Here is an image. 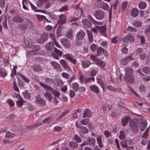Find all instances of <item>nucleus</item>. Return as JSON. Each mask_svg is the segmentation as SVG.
I'll return each instance as SVG.
<instances>
[{"mask_svg":"<svg viewBox=\"0 0 150 150\" xmlns=\"http://www.w3.org/2000/svg\"><path fill=\"white\" fill-rule=\"evenodd\" d=\"M64 58H66L74 65H76L77 60L74 58L73 55L70 53H67L63 55Z\"/></svg>","mask_w":150,"mask_h":150,"instance_id":"39448f33","label":"nucleus"},{"mask_svg":"<svg viewBox=\"0 0 150 150\" xmlns=\"http://www.w3.org/2000/svg\"><path fill=\"white\" fill-rule=\"evenodd\" d=\"M62 76L66 79H69V74L68 73L66 72H63L62 73Z\"/></svg>","mask_w":150,"mask_h":150,"instance_id":"338daca9","label":"nucleus"},{"mask_svg":"<svg viewBox=\"0 0 150 150\" xmlns=\"http://www.w3.org/2000/svg\"><path fill=\"white\" fill-rule=\"evenodd\" d=\"M96 18L99 20L102 19L103 18V11L98 10L94 14Z\"/></svg>","mask_w":150,"mask_h":150,"instance_id":"dca6fc26","label":"nucleus"},{"mask_svg":"<svg viewBox=\"0 0 150 150\" xmlns=\"http://www.w3.org/2000/svg\"><path fill=\"white\" fill-rule=\"evenodd\" d=\"M81 65L84 68H87L91 64L90 61L88 60L81 61Z\"/></svg>","mask_w":150,"mask_h":150,"instance_id":"cd10ccee","label":"nucleus"},{"mask_svg":"<svg viewBox=\"0 0 150 150\" xmlns=\"http://www.w3.org/2000/svg\"><path fill=\"white\" fill-rule=\"evenodd\" d=\"M44 96L46 100L50 102L52 100V95L47 92H45Z\"/></svg>","mask_w":150,"mask_h":150,"instance_id":"7c9ffc66","label":"nucleus"},{"mask_svg":"<svg viewBox=\"0 0 150 150\" xmlns=\"http://www.w3.org/2000/svg\"><path fill=\"white\" fill-rule=\"evenodd\" d=\"M142 71L145 74L148 73L150 72V68L148 67L145 66L143 67Z\"/></svg>","mask_w":150,"mask_h":150,"instance_id":"ea45409f","label":"nucleus"},{"mask_svg":"<svg viewBox=\"0 0 150 150\" xmlns=\"http://www.w3.org/2000/svg\"><path fill=\"white\" fill-rule=\"evenodd\" d=\"M82 22L84 28H90L92 27V24L89 20L84 19L83 20Z\"/></svg>","mask_w":150,"mask_h":150,"instance_id":"a211bd4d","label":"nucleus"},{"mask_svg":"<svg viewBox=\"0 0 150 150\" xmlns=\"http://www.w3.org/2000/svg\"><path fill=\"white\" fill-rule=\"evenodd\" d=\"M97 45L94 43L91 44V45L90 49L93 52H95L97 49Z\"/></svg>","mask_w":150,"mask_h":150,"instance_id":"8fccbe9b","label":"nucleus"},{"mask_svg":"<svg viewBox=\"0 0 150 150\" xmlns=\"http://www.w3.org/2000/svg\"><path fill=\"white\" fill-rule=\"evenodd\" d=\"M62 44L66 48H69L71 45L69 41L66 38H62L61 40Z\"/></svg>","mask_w":150,"mask_h":150,"instance_id":"2eb2a0df","label":"nucleus"},{"mask_svg":"<svg viewBox=\"0 0 150 150\" xmlns=\"http://www.w3.org/2000/svg\"><path fill=\"white\" fill-rule=\"evenodd\" d=\"M135 54L137 56H139L141 60L143 61H144L147 57V54L141 47H139L137 48L136 50Z\"/></svg>","mask_w":150,"mask_h":150,"instance_id":"7ed1b4c3","label":"nucleus"},{"mask_svg":"<svg viewBox=\"0 0 150 150\" xmlns=\"http://www.w3.org/2000/svg\"><path fill=\"white\" fill-rule=\"evenodd\" d=\"M39 84L42 87L45 89L47 91H51L52 94L56 97L59 98L60 94L58 91L55 90L53 88L50 87L48 85L45 84L41 82H40Z\"/></svg>","mask_w":150,"mask_h":150,"instance_id":"f257e3e1","label":"nucleus"},{"mask_svg":"<svg viewBox=\"0 0 150 150\" xmlns=\"http://www.w3.org/2000/svg\"><path fill=\"white\" fill-rule=\"evenodd\" d=\"M120 143L122 146L125 148H129L132 149H134V146H131L133 143L132 142V140L129 138H127L125 140H122Z\"/></svg>","mask_w":150,"mask_h":150,"instance_id":"f03ea898","label":"nucleus"},{"mask_svg":"<svg viewBox=\"0 0 150 150\" xmlns=\"http://www.w3.org/2000/svg\"><path fill=\"white\" fill-rule=\"evenodd\" d=\"M69 112L67 111L63 112L62 114H60V115L58 117L56 118L57 120H59V119H61L64 115H66Z\"/></svg>","mask_w":150,"mask_h":150,"instance_id":"3c124183","label":"nucleus"},{"mask_svg":"<svg viewBox=\"0 0 150 150\" xmlns=\"http://www.w3.org/2000/svg\"><path fill=\"white\" fill-rule=\"evenodd\" d=\"M97 28L96 27L92 28L91 29V31L88 30H86L88 39L90 42L92 43L93 41V34L91 31H92L94 33H96L97 32Z\"/></svg>","mask_w":150,"mask_h":150,"instance_id":"20e7f679","label":"nucleus"},{"mask_svg":"<svg viewBox=\"0 0 150 150\" xmlns=\"http://www.w3.org/2000/svg\"><path fill=\"white\" fill-rule=\"evenodd\" d=\"M119 137L121 139H122L125 138V136L124 132L122 131H120Z\"/></svg>","mask_w":150,"mask_h":150,"instance_id":"69168bd1","label":"nucleus"},{"mask_svg":"<svg viewBox=\"0 0 150 150\" xmlns=\"http://www.w3.org/2000/svg\"><path fill=\"white\" fill-rule=\"evenodd\" d=\"M127 30L129 31L132 32H135L137 31V30L135 28L130 26L127 28Z\"/></svg>","mask_w":150,"mask_h":150,"instance_id":"680f3d73","label":"nucleus"},{"mask_svg":"<svg viewBox=\"0 0 150 150\" xmlns=\"http://www.w3.org/2000/svg\"><path fill=\"white\" fill-rule=\"evenodd\" d=\"M89 120L88 118H85L82 120L81 121V123L83 125H86L88 122Z\"/></svg>","mask_w":150,"mask_h":150,"instance_id":"4d7b16f0","label":"nucleus"},{"mask_svg":"<svg viewBox=\"0 0 150 150\" xmlns=\"http://www.w3.org/2000/svg\"><path fill=\"white\" fill-rule=\"evenodd\" d=\"M66 37L69 39H71L73 35L72 33V31L71 29H69L65 35Z\"/></svg>","mask_w":150,"mask_h":150,"instance_id":"72a5a7b5","label":"nucleus"},{"mask_svg":"<svg viewBox=\"0 0 150 150\" xmlns=\"http://www.w3.org/2000/svg\"><path fill=\"white\" fill-rule=\"evenodd\" d=\"M147 125V122L146 120H144L141 122L140 125V130L143 131L146 128Z\"/></svg>","mask_w":150,"mask_h":150,"instance_id":"bb28decb","label":"nucleus"},{"mask_svg":"<svg viewBox=\"0 0 150 150\" xmlns=\"http://www.w3.org/2000/svg\"><path fill=\"white\" fill-rule=\"evenodd\" d=\"M48 37L47 33H44L41 35L40 37L37 39V42L39 43H43L47 40Z\"/></svg>","mask_w":150,"mask_h":150,"instance_id":"6e6552de","label":"nucleus"},{"mask_svg":"<svg viewBox=\"0 0 150 150\" xmlns=\"http://www.w3.org/2000/svg\"><path fill=\"white\" fill-rule=\"evenodd\" d=\"M34 25V24L30 21L27 19L25 21V24L24 26V28H31Z\"/></svg>","mask_w":150,"mask_h":150,"instance_id":"6ab92c4d","label":"nucleus"},{"mask_svg":"<svg viewBox=\"0 0 150 150\" xmlns=\"http://www.w3.org/2000/svg\"><path fill=\"white\" fill-rule=\"evenodd\" d=\"M73 139L75 140L76 142L80 143L81 142V140L80 137L78 136L76 134H75L73 137Z\"/></svg>","mask_w":150,"mask_h":150,"instance_id":"79ce46f5","label":"nucleus"},{"mask_svg":"<svg viewBox=\"0 0 150 150\" xmlns=\"http://www.w3.org/2000/svg\"><path fill=\"white\" fill-rule=\"evenodd\" d=\"M68 6L67 5H65L59 9V11L60 12H65L67 11L68 10Z\"/></svg>","mask_w":150,"mask_h":150,"instance_id":"f704fd0d","label":"nucleus"},{"mask_svg":"<svg viewBox=\"0 0 150 150\" xmlns=\"http://www.w3.org/2000/svg\"><path fill=\"white\" fill-rule=\"evenodd\" d=\"M124 79L125 82L130 83H132L134 81V79L132 75H125Z\"/></svg>","mask_w":150,"mask_h":150,"instance_id":"f8f14e48","label":"nucleus"},{"mask_svg":"<svg viewBox=\"0 0 150 150\" xmlns=\"http://www.w3.org/2000/svg\"><path fill=\"white\" fill-rule=\"evenodd\" d=\"M79 4H77L75 7L74 8L76 9H78L79 11V13H80V14L81 15L82 14L83 11L82 9V8H79Z\"/></svg>","mask_w":150,"mask_h":150,"instance_id":"052dcab7","label":"nucleus"},{"mask_svg":"<svg viewBox=\"0 0 150 150\" xmlns=\"http://www.w3.org/2000/svg\"><path fill=\"white\" fill-rule=\"evenodd\" d=\"M32 68L33 70L35 71L38 72L42 70V68L39 65L34 64Z\"/></svg>","mask_w":150,"mask_h":150,"instance_id":"a878e982","label":"nucleus"},{"mask_svg":"<svg viewBox=\"0 0 150 150\" xmlns=\"http://www.w3.org/2000/svg\"><path fill=\"white\" fill-rule=\"evenodd\" d=\"M67 16L63 14L58 16V21L60 24H64L66 21Z\"/></svg>","mask_w":150,"mask_h":150,"instance_id":"4468645a","label":"nucleus"},{"mask_svg":"<svg viewBox=\"0 0 150 150\" xmlns=\"http://www.w3.org/2000/svg\"><path fill=\"white\" fill-rule=\"evenodd\" d=\"M40 49V46L38 45H36L34 46L32 50H30V52H35L38 51Z\"/></svg>","mask_w":150,"mask_h":150,"instance_id":"a18cd8bd","label":"nucleus"},{"mask_svg":"<svg viewBox=\"0 0 150 150\" xmlns=\"http://www.w3.org/2000/svg\"><path fill=\"white\" fill-rule=\"evenodd\" d=\"M88 18L95 25H100L103 24L102 22H98L95 20L90 16H88Z\"/></svg>","mask_w":150,"mask_h":150,"instance_id":"c85d7f7f","label":"nucleus"},{"mask_svg":"<svg viewBox=\"0 0 150 150\" xmlns=\"http://www.w3.org/2000/svg\"><path fill=\"white\" fill-rule=\"evenodd\" d=\"M97 140L99 146L100 147H102L103 146V144L101 143V137L100 136L98 137L97 138Z\"/></svg>","mask_w":150,"mask_h":150,"instance_id":"13d9d810","label":"nucleus"},{"mask_svg":"<svg viewBox=\"0 0 150 150\" xmlns=\"http://www.w3.org/2000/svg\"><path fill=\"white\" fill-rule=\"evenodd\" d=\"M84 79L83 75L82 74H80L79 76V79L80 81V82L81 83H83L84 82Z\"/></svg>","mask_w":150,"mask_h":150,"instance_id":"bf43d9fd","label":"nucleus"},{"mask_svg":"<svg viewBox=\"0 0 150 150\" xmlns=\"http://www.w3.org/2000/svg\"><path fill=\"white\" fill-rule=\"evenodd\" d=\"M131 130L133 133H137L139 131V126L138 124L135 122H131L129 124Z\"/></svg>","mask_w":150,"mask_h":150,"instance_id":"423d86ee","label":"nucleus"},{"mask_svg":"<svg viewBox=\"0 0 150 150\" xmlns=\"http://www.w3.org/2000/svg\"><path fill=\"white\" fill-rule=\"evenodd\" d=\"M18 74L19 75V76L26 82L27 83H29V82L30 81L29 79L28 78L26 77L22 74Z\"/></svg>","mask_w":150,"mask_h":150,"instance_id":"4c0bfd02","label":"nucleus"},{"mask_svg":"<svg viewBox=\"0 0 150 150\" xmlns=\"http://www.w3.org/2000/svg\"><path fill=\"white\" fill-rule=\"evenodd\" d=\"M92 115V112L90 110L86 109V111H84V113L83 114V117H91Z\"/></svg>","mask_w":150,"mask_h":150,"instance_id":"393cba45","label":"nucleus"},{"mask_svg":"<svg viewBox=\"0 0 150 150\" xmlns=\"http://www.w3.org/2000/svg\"><path fill=\"white\" fill-rule=\"evenodd\" d=\"M94 81L95 79L93 77L91 78L86 77L84 79V82L85 84L91 83L92 81Z\"/></svg>","mask_w":150,"mask_h":150,"instance_id":"2f4dec72","label":"nucleus"},{"mask_svg":"<svg viewBox=\"0 0 150 150\" xmlns=\"http://www.w3.org/2000/svg\"><path fill=\"white\" fill-rule=\"evenodd\" d=\"M54 52L57 54L58 56H61L62 54V52L55 47L54 48Z\"/></svg>","mask_w":150,"mask_h":150,"instance_id":"864d4df0","label":"nucleus"},{"mask_svg":"<svg viewBox=\"0 0 150 150\" xmlns=\"http://www.w3.org/2000/svg\"><path fill=\"white\" fill-rule=\"evenodd\" d=\"M15 136V134L13 133H10L9 131H7L6 133L5 137L6 138H12Z\"/></svg>","mask_w":150,"mask_h":150,"instance_id":"e433bc0d","label":"nucleus"},{"mask_svg":"<svg viewBox=\"0 0 150 150\" xmlns=\"http://www.w3.org/2000/svg\"><path fill=\"white\" fill-rule=\"evenodd\" d=\"M89 88L90 91L92 92H94L97 93L99 92L98 87L95 85H91L90 86Z\"/></svg>","mask_w":150,"mask_h":150,"instance_id":"4be33fe9","label":"nucleus"},{"mask_svg":"<svg viewBox=\"0 0 150 150\" xmlns=\"http://www.w3.org/2000/svg\"><path fill=\"white\" fill-rule=\"evenodd\" d=\"M125 75H132L134 71L131 67H126L124 69Z\"/></svg>","mask_w":150,"mask_h":150,"instance_id":"f3484780","label":"nucleus"},{"mask_svg":"<svg viewBox=\"0 0 150 150\" xmlns=\"http://www.w3.org/2000/svg\"><path fill=\"white\" fill-rule=\"evenodd\" d=\"M120 63L122 64L125 66L127 65L128 63L127 62L126 60V59L125 58H123L121 60Z\"/></svg>","mask_w":150,"mask_h":150,"instance_id":"774afa93","label":"nucleus"},{"mask_svg":"<svg viewBox=\"0 0 150 150\" xmlns=\"http://www.w3.org/2000/svg\"><path fill=\"white\" fill-rule=\"evenodd\" d=\"M22 94L24 97L26 98L29 99L30 98L31 95L30 93L26 91H24L22 93Z\"/></svg>","mask_w":150,"mask_h":150,"instance_id":"58836bf2","label":"nucleus"},{"mask_svg":"<svg viewBox=\"0 0 150 150\" xmlns=\"http://www.w3.org/2000/svg\"><path fill=\"white\" fill-rule=\"evenodd\" d=\"M103 51V49L101 47H98L97 49V53L96 54L97 56H98L100 54L102 53Z\"/></svg>","mask_w":150,"mask_h":150,"instance_id":"09e8293b","label":"nucleus"},{"mask_svg":"<svg viewBox=\"0 0 150 150\" xmlns=\"http://www.w3.org/2000/svg\"><path fill=\"white\" fill-rule=\"evenodd\" d=\"M146 89V87L143 85H141L139 87V90L140 92H144Z\"/></svg>","mask_w":150,"mask_h":150,"instance_id":"e2e57ef3","label":"nucleus"},{"mask_svg":"<svg viewBox=\"0 0 150 150\" xmlns=\"http://www.w3.org/2000/svg\"><path fill=\"white\" fill-rule=\"evenodd\" d=\"M69 147L72 148H76L78 147V144L75 142L71 141L69 142Z\"/></svg>","mask_w":150,"mask_h":150,"instance_id":"473e14b6","label":"nucleus"},{"mask_svg":"<svg viewBox=\"0 0 150 150\" xmlns=\"http://www.w3.org/2000/svg\"><path fill=\"white\" fill-rule=\"evenodd\" d=\"M138 6L140 9H145L146 7V3L144 1L140 2Z\"/></svg>","mask_w":150,"mask_h":150,"instance_id":"c9c22d12","label":"nucleus"},{"mask_svg":"<svg viewBox=\"0 0 150 150\" xmlns=\"http://www.w3.org/2000/svg\"><path fill=\"white\" fill-rule=\"evenodd\" d=\"M79 132L80 136L84 138L85 137L84 134L87 133L88 132V130L87 128L81 125V126H79Z\"/></svg>","mask_w":150,"mask_h":150,"instance_id":"1a4fd4ad","label":"nucleus"},{"mask_svg":"<svg viewBox=\"0 0 150 150\" xmlns=\"http://www.w3.org/2000/svg\"><path fill=\"white\" fill-rule=\"evenodd\" d=\"M96 142L95 139L92 138L88 139L86 142V144H88L91 146H94Z\"/></svg>","mask_w":150,"mask_h":150,"instance_id":"5701e85b","label":"nucleus"},{"mask_svg":"<svg viewBox=\"0 0 150 150\" xmlns=\"http://www.w3.org/2000/svg\"><path fill=\"white\" fill-rule=\"evenodd\" d=\"M134 38L131 34H129L122 38L121 40L123 42L127 43L128 42H133Z\"/></svg>","mask_w":150,"mask_h":150,"instance_id":"0eeeda50","label":"nucleus"},{"mask_svg":"<svg viewBox=\"0 0 150 150\" xmlns=\"http://www.w3.org/2000/svg\"><path fill=\"white\" fill-rule=\"evenodd\" d=\"M105 50L104 49V55L105 56L106 58L107 59L109 55L108 51L109 50V48H105Z\"/></svg>","mask_w":150,"mask_h":150,"instance_id":"5fc2aeb1","label":"nucleus"},{"mask_svg":"<svg viewBox=\"0 0 150 150\" xmlns=\"http://www.w3.org/2000/svg\"><path fill=\"white\" fill-rule=\"evenodd\" d=\"M13 22L15 23H20L23 21V19L18 16H16L12 19Z\"/></svg>","mask_w":150,"mask_h":150,"instance_id":"aec40b11","label":"nucleus"},{"mask_svg":"<svg viewBox=\"0 0 150 150\" xmlns=\"http://www.w3.org/2000/svg\"><path fill=\"white\" fill-rule=\"evenodd\" d=\"M130 118L129 117H126L122 120L121 122L123 126H125L127 124L128 121L129 120Z\"/></svg>","mask_w":150,"mask_h":150,"instance_id":"c756f323","label":"nucleus"},{"mask_svg":"<svg viewBox=\"0 0 150 150\" xmlns=\"http://www.w3.org/2000/svg\"><path fill=\"white\" fill-rule=\"evenodd\" d=\"M106 88L113 91H115L116 90V89L113 87H112V86H106V87H104V91H105V89Z\"/></svg>","mask_w":150,"mask_h":150,"instance_id":"6e6d98bb","label":"nucleus"},{"mask_svg":"<svg viewBox=\"0 0 150 150\" xmlns=\"http://www.w3.org/2000/svg\"><path fill=\"white\" fill-rule=\"evenodd\" d=\"M85 36V33L83 30H80L76 35V39L79 40H83Z\"/></svg>","mask_w":150,"mask_h":150,"instance_id":"ddd939ff","label":"nucleus"},{"mask_svg":"<svg viewBox=\"0 0 150 150\" xmlns=\"http://www.w3.org/2000/svg\"><path fill=\"white\" fill-rule=\"evenodd\" d=\"M138 11L136 8H133L131 10V15L133 17H136L138 16Z\"/></svg>","mask_w":150,"mask_h":150,"instance_id":"b1692460","label":"nucleus"},{"mask_svg":"<svg viewBox=\"0 0 150 150\" xmlns=\"http://www.w3.org/2000/svg\"><path fill=\"white\" fill-rule=\"evenodd\" d=\"M7 18L6 17H5V19L4 21L3 22V28L6 29H8V27L7 24Z\"/></svg>","mask_w":150,"mask_h":150,"instance_id":"0e129e2a","label":"nucleus"},{"mask_svg":"<svg viewBox=\"0 0 150 150\" xmlns=\"http://www.w3.org/2000/svg\"><path fill=\"white\" fill-rule=\"evenodd\" d=\"M54 69L57 71H61L62 69L60 64L55 61H52L50 62Z\"/></svg>","mask_w":150,"mask_h":150,"instance_id":"9b49d317","label":"nucleus"},{"mask_svg":"<svg viewBox=\"0 0 150 150\" xmlns=\"http://www.w3.org/2000/svg\"><path fill=\"white\" fill-rule=\"evenodd\" d=\"M7 73L2 69H0V76L5 77L7 76Z\"/></svg>","mask_w":150,"mask_h":150,"instance_id":"c03bdc74","label":"nucleus"},{"mask_svg":"<svg viewBox=\"0 0 150 150\" xmlns=\"http://www.w3.org/2000/svg\"><path fill=\"white\" fill-rule=\"evenodd\" d=\"M52 118L51 117L46 118L44 119L42 121V122L43 123H50L52 120Z\"/></svg>","mask_w":150,"mask_h":150,"instance_id":"603ef678","label":"nucleus"},{"mask_svg":"<svg viewBox=\"0 0 150 150\" xmlns=\"http://www.w3.org/2000/svg\"><path fill=\"white\" fill-rule=\"evenodd\" d=\"M63 68L67 71H71L70 67L67 64V62L63 59L61 60L59 62Z\"/></svg>","mask_w":150,"mask_h":150,"instance_id":"9d476101","label":"nucleus"},{"mask_svg":"<svg viewBox=\"0 0 150 150\" xmlns=\"http://www.w3.org/2000/svg\"><path fill=\"white\" fill-rule=\"evenodd\" d=\"M72 87L75 91H77L79 88V84L76 83H74L72 84Z\"/></svg>","mask_w":150,"mask_h":150,"instance_id":"a19ab883","label":"nucleus"},{"mask_svg":"<svg viewBox=\"0 0 150 150\" xmlns=\"http://www.w3.org/2000/svg\"><path fill=\"white\" fill-rule=\"evenodd\" d=\"M97 29L99 31L102 35H103V26H96V27Z\"/></svg>","mask_w":150,"mask_h":150,"instance_id":"de8ad7c7","label":"nucleus"},{"mask_svg":"<svg viewBox=\"0 0 150 150\" xmlns=\"http://www.w3.org/2000/svg\"><path fill=\"white\" fill-rule=\"evenodd\" d=\"M36 101L38 103H45V100L39 96L37 97Z\"/></svg>","mask_w":150,"mask_h":150,"instance_id":"37998d69","label":"nucleus"},{"mask_svg":"<svg viewBox=\"0 0 150 150\" xmlns=\"http://www.w3.org/2000/svg\"><path fill=\"white\" fill-rule=\"evenodd\" d=\"M133 24L135 27H139L142 25L141 22L139 20H137L133 23Z\"/></svg>","mask_w":150,"mask_h":150,"instance_id":"49530a36","label":"nucleus"},{"mask_svg":"<svg viewBox=\"0 0 150 150\" xmlns=\"http://www.w3.org/2000/svg\"><path fill=\"white\" fill-rule=\"evenodd\" d=\"M45 47L47 50H53L55 48L53 43L52 42H50L47 44L45 45Z\"/></svg>","mask_w":150,"mask_h":150,"instance_id":"412c9836","label":"nucleus"}]
</instances>
